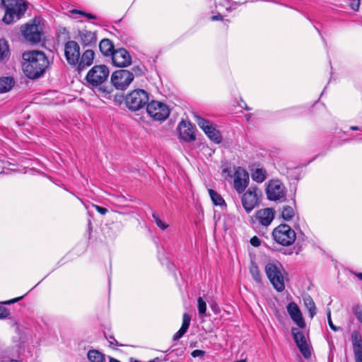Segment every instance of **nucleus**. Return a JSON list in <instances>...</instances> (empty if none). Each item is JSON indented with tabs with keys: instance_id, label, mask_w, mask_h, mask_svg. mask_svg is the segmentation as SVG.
Masks as SVG:
<instances>
[{
	"instance_id": "1",
	"label": "nucleus",
	"mask_w": 362,
	"mask_h": 362,
	"mask_svg": "<svg viewBox=\"0 0 362 362\" xmlns=\"http://www.w3.org/2000/svg\"><path fill=\"white\" fill-rule=\"evenodd\" d=\"M23 69L27 77L39 78L49 66V60L44 52L33 50L23 54Z\"/></svg>"
},
{
	"instance_id": "2",
	"label": "nucleus",
	"mask_w": 362,
	"mask_h": 362,
	"mask_svg": "<svg viewBox=\"0 0 362 362\" xmlns=\"http://www.w3.org/2000/svg\"><path fill=\"white\" fill-rule=\"evenodd\" d=\"M1 5L5 10L2 21L7 25L20 20L28 8L24 0H1Z\"/></svg>"
},
{
	"instance_id": "3",
	"label": "nucleus",
	"mask_w": 362,
	"mask_h": 362,
	"mask_svg": "<svg viewBox=\"0 0 362 362\" xmlns=\"http://www.w3.org/2000/svg\"><path fill=\"white\" fill-rule=\"evenodd\" d=\"M265 273L277 291L281 292L284 290V279L286 273L280 262L276 261L267 263L265 266Z\"/></svg>"
},
{
	"instance_id": "4",
	"label": "nucleus",
	"mask_w": 362,
	"mask_h": 362,
	"mask_svg": "<svg viewBox=\"0 0 362 362\" xmlns=\"http://www.w3.org/2000/svg\"><path fill=\"white\" fill-rule=\"evenodd\" d=\"M124 101L127 107L129 110L137 111L148 105L149 94L144 89H134L126 95Z\"/></svg>"
},
{
	"instance_id": "5",
	"label": "nucleus",
	"mask_w": 362,
	"mask_h": 362,
	"mask_svg": "<svg viewBox=\"0 0 362 362\" xmlns=\"http://www.w3.org/2000/svg\"><path fill=\"white\" fill-rule=\"evenodd\" d=\"M272 237L278 244L289 246L295 242L296 233L288 225L280 224L273 230Z\"/></svg>"
},
{
	"instance_id": "6",
	"label": "nucleus",
	"mask_w": 362,
	"mask_h": 362,
	"mask_svg": "<svg viewBox=\"0 0 362 362\" xmlns=\"http://www.w3.org/2000/svg\"><path fill=\"white\" fill-rule=\"evenodd\" d=\"M109 76V69L105 65L94 66L87 74L86 81L92 86H98L105 82Z\"/></svg>"
},
{
	"instance_id": "7",
	"label": "nucleus",
	"mask_w": 362,
	"mask_h": 362,
	"mask_svg": "<svg viewBox=\"0 0 362 362\" xmlns=\"http://www.w3.org/2000/svg\"><path fill=\"white\" fill-rule=\"evenodd\" d=\"M146 111L150 117L155 120L164 121L170 115L168 105L162 102L152 100L146 106Z\"/></svg>"
},
{
	"instance_id": "8",
	"label": "nucleus",
	"mask_w": 362,
	"mask_h": 362,
	"mask_svg": "<svg viewBox=\"0 0 362 362\" xmlns=\"http://www.w3.org/2000/svg\"><path fill=\"white\" fill-rule=\"evenodd\" d=\"M261 195V192L257 187H250L243 194L241 197V202L243 208L247 213L251 212L259 203V196Z\"/></svg>"
},
{
	"instance_id": "9",
	"label": "nucleus",
	"mask_w": 362,
	"mask_h": 362,
	"mask_svg": "<svg viewBox=\"0 0 362 362\" xmlns=\"http://www.w3.org/2000/svg\"><path fill=\"white\" fill-rule=\"evenodd\" d=\"M133 81V74L127 69L115 71L111 76V82L117 88L124 90Z\"/></svg>"
},
{
	"instance_id": "10",
	"label": "nucleus",
	"mask_w": 362,
	"mask_h": 362,
	"mask_svg": "<svg viewBox=\"0 0 362 362\" xmlns=\"http://www.w3.org/2000/svg\"><path fill=\"white\" fill-rule=\"evenodd\" d=\"M266 194L269 200H280L286 197V188L279 180H271L267 184Z\"/></svg>"
},
{
	"instance_id": "11",
	"label": "nucleus",
	"mask_w": 362,
	"mask_h": 362,
	"mask_svg": "<svg viewBox=\"0 0 362 362\" xmlns=\"http://www.w3.org/2000/svg\"><path fill=\"white\" fill-rule=\"evenodd\" d=\"M196 122L199 127L204 132L207 136L214 142L220 144L222 141V136L218 130H217L211 123L200 116H196Z\"/></svg>"
},
{
	"instance_id": "12",
	"label": "nucleus",
	"mask_w": 362,
	"mask_h": 362,
	"mask_svg": "<svg viewBox=\"0 0 362 362\" xmlns=\"http://www.w3.org/2000/svg\"><path fill=\"white\" fill-rule=\"evenodd\" d=\"M64 56L69 64L76 66L78 63L80 57V47L78 44L69 40L64 45Z\"/></svg>"
},
{
	"instance_id": "13",
	"label": "nucleus",
	"mask_w": 362,
	"mask_h": 362,
	"mask_svg": "<svg viewBox=\"0 0 362 362\" xmlns=\"http://www.w3.org/2000/svg\"><path fill=\"white\" fill-rule=\"evenodd\" d=\"M275 217V211L272 208H264L257 210L252 218V223L257 221L259 225L263 227H268Z\"/></svg>"
},
{
	"instance_id": "14",
	"label": "nucleus",
	"mask_w": 362,
	"mask_h": 362,
	"mask_svg": "<svg viewBox=\"0 0 362 362\" xmlns=\"http://www.w3.org/2000/svg\"><path fill=\"white\" fill-rule=\"evenodd\" d=\"M249 175L242 167H238L234 173L233 187L238 194H242L249 184Z\"/></svg>"
},
{
	"instance_id": "15",
	"label": "nucleus",
	"mask_w": 362,
	"mask_h": 362,
	"mask_svg": "<svg viewBox=\"0 0 362 362\" xmlns=\"http://www.w3.org/2000/svg\"><path fill=\"white\" fill-rule=\"evenodd\" d=\"M291 333L293 337V339L303 357L306 359L310 358L311 357V351L307 343L305 334L303 332L296 327H293L291 329Z\"/></svg>"
},
{
	"instance_id": "16",
	"label": "nucleus",
	"mask_w": 362,
	"mask_h": 362,
	"mask_svg": "<svg viewBox=\"0 0 362 362\" xmlns=\"http://www.w3.org/2000/svg\"><path fill=\"white\" fill-rule=\"evenodd\" d=\"M25 38L32 43H38L42 36V28L36 23L27 24L23 30Z\"/></svg>"
},
{
	"instance_id": "17",
	"label": "nucleus",
	"mask_w": 362,
	"mask_h": 362,
	"mask_svg": "<svg viewBox=\"0 0 362 362\" xmlns=\"http://www.w3.org/2000/svg\"><path fill=\"white\" fill-rule=\"evenodd\" d=\"M111 57L112 64L115 66L127 67L132 64V57L129 52L124 48L115 49Z\"/></svg>"
},
{
	"instance_id": "18",
	"label": "nucleus",
	"mask_w": 362,
	"mask_h": 362,
	"mask_svg": "<svg viewBox=\"0 0 362 362\" xmlns=\"http://www.w3.org/2000/svg\"><path fill=\"white\" fill-rule=\"evenodd\" d=\"M178 131L181 139L191 142L196 139L194 127L189 122L182 120L178 125Z\"/></svg>"
},
{
	"instance_id": "19",
	"label": "nucleus",
	"mask_w": 362,
	"mask_h": 362,
	"mask_svg": "<svg viewBox=\"0 0 362 362\" xmlns=\"http://www.w3.org/2000/svg\"><path fill=\"white\" fill-rule=\"evenodd\" d=\"M351 341L355 362H362V337L359 331L354 330L351 334Z\"/></svg>"
},
{
	"instance_id": "20",
	"label": "nucleus",
	"mask_w": 362,
	"mask_h": 362,
	"mask_svg": "<svg viewBox=\"0 0 362 362\" xmlns=\"http://www.w3.org/2000/svg\"><path fill=\"white\" fill-rule=\"evenodd\" d=\"M286 309L292 320L300 328H304L305 327V322L303 320L301 311L298 305L294 302H291L287 305Z\"/></svg>"
},
{
	"instance_id": "21",
	"label": "nucleus",
	"mask_w": 362,
	"mask_h": 362,
	"mask_svg": "<svg viewBox=\"0 0 362 362\" xmlns=\"http://www.w3.org/2000/svg\"><path fill=\"white\" fill-rule=\"evenodd\" d=\"M95 53L91 49L86 50L81 55V57H79L78 63L76 64V67L78 71H81L86 67L90 66L93 63L94 59Z\"/></svg>"
},
{
	"instance_id": "22",
	"label": "nucleus",
	"mask_w": 362,
	"mask_h": 362,
	"mask_svg": "<svg viewBox=\"0 0 362 362\" xmlns=\"http://www.w3.org/2000/svg\"><path fill=\"white\" fill-rule=\"evenodd\" d=\"M78 36L83 46H91L96 43L97 37L95 33L83 30L79 32Z\"/></svg>"
},
{
	"instance_id": "23",
	"label": "nucleus",
	"mask_w": 362,
	"mask_h": 362,
	"mask_svg": "<svg viewBox=\"0 0 362 362\" xmlns=\"http://www.w3.org/2000/svg\"><path fill=\"white\" fill-rule=\"evenodd\" d=\"M191 317L187 313H184L182 317V324L180 329L174 334L173 339L178 340L187 332L190 325Z\"/></svg>"
},
{
	"instance_id": "24",
	"label": "nucleus",
	"mask_w": 362,
	"mask_h": 362,
	"mask_svg": "<svg viewBox=\"0 0 362 362\" xmlns=\"http://www.w3.org/2000/svg\"><path fill=\"white\" fill-rule=\"evenodd\" d=\"M251 177L257 183H262L267 177V172L263 168L251 169Z\"/></svg>"
},
{
	"instance_id": "25",
	"label": "nucleus",
	"mask_w": 362,
	"mask_h": 362,
	"mask_svg": "<svg viewBox=\"0 0 362 362\" xmlns=\"http://www.w3.org/2000/svg\"><path fill=\"white\" fill-rule=\"evenodd\" d=\"M99 49L105 56H112L115 50L112 42L109 39L102 40L99 44Z\"/></svg>"
},
{
	"instance_id": "26",
	"label": "nucleus",
	"mask_w": 362,
	"mask_h": 362,
	"mask_svg": "<svg viewBox=\"0 0 362 362\" xmlns=\"http://www.w3.org/2000/svg\"><path fill=\"white\" fill-rule=\"evenodd\" d=\"M14 84L15 81L13 77L6 76L0 78V93L9 91Z\"/></svg>"
},
{
	"instance_id": "27",
	"label": "nucleus",
	"mask_w": 362,
	"mask_h": 362,
	"mask_svg": "<svg viewBox=\"0 0 362 362\" xmlns=\"http://www.w3.org/2000/svg\"><path fill=\"white\" fill-rule=\"evenodd\" d=\"M87 357L90 362H105V355L95 349L90 350Z\"/></svg>"
},
{
	"instance_id": "28",
	"label": "nucleus",
	"mask_w": 362,
	"mask_h": 362,
	"mask_svg": "<svg viewBox=\"0 0 362 362\" xmlns=\"http://www.w3.org/2000/svg\"><path fill=\"white\" fill-rule=\"evenodd\" d=\"M209 194L214 205L219 206H226V203L223 198L216 191L212 189H209Z\"/></svg>"
},
{
	"instance_id": "29",
	"label": "nucleus",
	"mask_w": 362,
	"mask_h": 362,
	"mask_svg": "<svg viewBox=\"0 0 362 362\" xmlns=\"http://www.w3.org/2000/svg\"><path fill=\"white\" fill-rule=\"evenodd\" d=\"M303 300L305 306L308 310L310 317L313 318L317 313L316 306L313 298L310 296H308L305 298H304Z\"/></svg>"
},
{
	"instance_id": "30",
	"label": "nucleus",
	"mask_w": 362,
	"mask_h": 362,
	"mask_svg": "<svg viewBox=\"0 0 362 362\" xmlns=\"http://www.w3.org/2000/svg\"><path fill=\"white\" fill-rule=\"evenodd\" d=\"M296 212L293 207L284 206L281 211V217L286 221H291L295 216Z\"/></svg>"
},
{
	"instance_id": "31",
	"label": "nucleus",
	"mask_w": 362,
	"mask_h": 362,
	"mask_svg": "<svg viewBox=\"0 0 362 362\" xmlns=\"http://www.w3.org/2000/svg\"><path fill=\"white\" fill-rule=\"evenodd\" d=\"M9 55V48L6 41L0 40V62H3Z\"/></svg>"
},
{
	"instance_id": "32",
	"label": "nucleus",
	"mask_w": 362,
	"mask_h": 362,
	"mask_svg": "<svg viewBox=\"0 0 362 362\" xmlns=\"http://www.w3.org/2000/svg\"><path fill=\"white\" fill-rule=\"evenodd\" d=\"M147 71V69L143 64L134 65L132 69L131 73L133 74V78L134 76L139 77L145 75Z\"/></svg>"
},
{
	"instance_id": "33",
	"label": "nucleus",
	"mask_w": 362,
	"mask_h": 362,
	"mask_svg": "<svg viewBox=\"0 0 362 362\" xmlns=\"http://www.w3.org/2000/svg\"><path fill=\"white\" fill-rule=\"evenodd\" d=\"M250 271L253 279L256 282L260 283L262 280V276L257 265L255 263H252L250 266Z\"/></svg>"
},
{
	"instance_id": "34",
	"label": "nucleus",
	"mask_w": 362,
	"mask_h": 362,
	"mask_svg": "<svg viewBox=\"0 0 362 362\" xmlns=\"http://www.w3.org/2000/svg\"><path fill=\"white\" fill-rule=\"evenodd\" d=\"M197 303L199 314L202 317L204 315H205L206 311V303L202 297L198 298Z\"/></svg>"
},
{
	"instance_id": "35",
	"label": "nucleus",
	"mask_w": 362,
	"mask_h": 362,
	"mask_svg": "<svg viewBox=\"0 0 362 362\" xmlns=\"http://www.w3.org/2000/svg\"><path fill=\"white\" fill-rule=\"evenodd\" d=\"M98 93L102 97L107 98L111 93V90L108 87L101 84L98 86Z\"/></svg>"
},
{
	"instance_id": "36",
	"label": "nucleus",
	"mask_w": 362,
	"mask_h": 362,
	"mask_svg": "<svg viewBox=\"0 0 362 362\" xmlns=\"http://www.w3.org/2000/svg\"><path fill=\"white\" fill-rule=\"evenodd\" d=\"M152 216L154 219V221L156 222L157 226L160 228L161 230H165L168 227V225L164 223L162 220L160 219L158 214L156 213H153L152 214Z\"/></svg>"
},
{
	"instance_id": "37",
	"label": "nucleus",
	"mask_w": 362,
	"mask_h": 362,
	"mask_svg": "<svg viewBox=\"0 0 362 362\" xmlns=\"http://www.w3.org/2000/svg\"><path fill=\"white\" fill-rule=\"evenodd\" d=\"M353 313L356 319L362 324V305H356L353 308Z\"/></svg>"
},
{
	"instance_id": "38",
	"label": "nucleus",
	"mask_w": 362,
	"mask_h": 362,
	"mask_svg": "<svg viewBox=\"0 0 362 362\" xmlns=\"http://www.w3.org/2000/svg\"><path fill=\"white\" fill-rule=\"evenodd\" d=\"M71 13L73 14H79V15L83 16L88 19H96L97 18V17L95 15H93L92 13H86V12L81 11V10L73 9L71 11Z\"/></svg>"
},
{
	"instance_id": "39",
	"label": "nucleus",
	"mask_w": 362,
	"mask_h": 362,
	"mask_svg": "<svg viewBox=\"0 0 362 362\" xmlns=\"http://www.w3.org/2000/svg\"><path fill=\"white\" fill-rule=\"evenodd\" d=\"M327 322H328V324H329V326L330 327V328L334 332L339 331L340 329V327H337L333 324L332 318H331V311L329 310H328V311L327 313Z\"/></svg>"
},
{
	"instance_id": "40",
	"label": "nucleus",
	"mask_w": 362,
	"mask_h": 362,
	"mask_svg": "<svg viewBox=\"0 0 362 362\" xmlns=\"http://www.w3.org/2000/svg\"><path fill=\"white\" fill-rule=\"evenodd\" d=\"M9 315V310L6 308L0 305V320L8 317Z\"/></svg>"
},
{
	"instance_id": "41",
	"label": "nucleus",
	"mask_w": 362,
	"mask_h": 362,
	"mask_svg": "<svg viewBox=\"0 0 362 362\" xmlns=\"http://www.w3.org/2000/svg\"><path fill=\"white\" fill-rule=\"evenodd\" d=\"M250 244L254 246V247H258L261 244V240L260 239L257 237V236H253L250 240Z\"/></svg>"
},
{
	"instance_id": "42",
	"label": "nucleus",
	"mask_w": 362,
	"mask_h": 362,
	"mask_svg": "<svg viewBox=\"0 0 362 362\" xmlns=\"http://www.w3.org/2000/svg\"><path fill=\"white\" fill-rule=\"evenodd\" d=\"M107 339H108L109 341V343L110 344L111 346H122L123 344H119L116 339L115 338L113 337V336H110L109 337H107Z\"/></svg>"
},
{
	"instance_id": "43",
	"label": "nucleus",
	"mask_w": 362,
	"mask_h": 362,
	"mask_svg": "<svg viewBox=\"0 0 362 362\" xmlns=\"http://www.w3.org/2000/svg\"><path fill=\"white\" fill-rule=\"evenodd\" d=\"M204 354L205 351L200 349H195L191 354L192 356L194 358L201 357L203 356Z\"/></svg>"
},
{
	"instance_id": "44",
	"label": "nucleus",
	"mask_w": 362,
	"mask_h": 362,
	"mask_svg": "<svg viewBox=\"0 0 362 362\" xmlns=\"http://www.w3.org/2000/svg\"><path fill=\"white\" fill-rule=\"evenodd\" d=\"M23 296H21L18 298L11 299L10 300H6V301L2 302L1 303L4 305H11V304H13L14 303H16V302L21 300V299H23Z\"/></svg>"
},
{
	"instance_id": "45",
	"label": "nucleus",
	"mask_w": 362,
	"mask_h": 362,
	"mask_svg": "<svg viewBox=\"0 0 362 362\" xmlns=\"http://www.w3.org/2000/svg\"><path fill=\"white\" fill-rule=\"evenodd\" d=\"M95 209L98 213H100L102 215H105L107 212V209L106 208L100 206H95Z\"/></svg>"
},
{
	"instance_id": "46",
	"label": "nucleus",
	"mask_w": 362,
	"mask_h": 362,
	"mask_svg": "<svg viewBox=\"0 0 362 362\" xmlns=\"http://www.w3.org/2000/svg\"><path fill=\"white\" fill-rule=\"evenodd\" d=\"M359 5H360V2H359V0H357V1H354L351 4V8L354 10V11H358V8H359Z\"/></svg>"
},
{
	"instance_id": "47",
	"label": "nucleus",
	"mask_w": 362,
	"mask_h": 362,
	"mask_svg": "<svg viewBox=\"0 0 362 362\" xmlns=\"http://www.w3.org/2000/svg\"><path fill=\"white\" fill-rule=\"evenodd\" d=\"M297 108H291L286 110V112H287V115L288 116H295L297 115Z\"/></svg>"
},
{
	"instance_id": "48",
	"label": "nucleus",
	"mask_w": 362,
	"mask_h": 362,
	"mask_svg": "<svg viewBox=\"0 0 362 362\" xmlns=\"http://www.w3.org/2000/svg\"><path fill=\"white\" fill-rule=\"evenodd\" d=\"M211 20L215 21H222L223 20V17L221 16V15H215V16H213L211 17Z\"/></svg>"
},
{
	"instance_id": "49",
	"label": "nucleus",
	"mask_w": 362,
	"mask_h": 362,
	"mask_svg": "<svg viewBox=\"0 0 362 362\" xmlns=\"http://www.w3.org/2000/svg\"><path fill=\"white\" fill-rule=\"evenodd\" d=\"M350 129L352 131H356V130H361V128L358 127V126H351V127H350Z\"/></svg>"
},
{
	"instance_id": "50",
	"label": "nucleus",
	"mask_w": 362,
	"mask_h": 362,
	"mask_svg": "<svg viewBox=\"0 0 362 362\" xmlns=\"http://www.w3.org/2000/svg\"><path fill=\"white\" fill-rule=\"evenodd\" d=\"M109 362H120L119 361H118L117 359H115L114 358H112V357H110V361Z\"/></svg>"
},
{
	"instance_id": "51",
	"label": "nucleus",
	"mask_w": 362,
	"mask_h": 362,
	"mask_svg": "<svg viewBox=\"0 0 362 362\" xmlns=\"http://www.w3.org/2000/svg\"><path fill=\"white\" fill-rule=\"evenodd\" d=\"M356 276L362 281V273H357Z\"/></svg>"
},
{
	"instance_id": "52",
	"label": "nucleus",
	"mask_w": 362,
	"mask_h": 362,
	"mask_svg": "<svg viewBox=\"0 0 362 362\" xmlns=\"http://www.w3.org/2000/svg\"><path fill=\"white\" fill-rule=\"evenodd\" d=\"M6 362H20V361H18V360H15V359H11V360H9V361H8Z\"/></svg>"
},
{
	"instance_id": "53",
	"label": "nucleus",
	"mask_w": 362,
	"mask_h": 362,
	"mask_svg": "<svg viewBox=\"0 0 362 362\" xmlns=\"http://www.w3.org/2000/svg\"><path fill=\"white\" fill-rule=\"evenodd\" d=\"M130 362H141L140 361L136 360V359H131Z\"/></svg>"
},
{
	"instance_id": "54",
	"label": "nucleus",
	"mask_w": 362,
	"mask_h": 362,
	"mask_svg": "<svg viewBox=\"0 0 362 362\" xmlns=\"http://www.w3.org/2000/svg\"><path fill=\"white\" fill-rule=\"evenodd\" d=\"M235 362H246L245 360H239V361H236Z\"/></svg>"
},
{
	"instance_id": "55",
	"label": "nucleus",
	"mask_w": 362,
	"mask_h": 362,
	"mask_svg": "<svg viewBox=\"0 0 362 362\" xmlns=\"http://www.w3.org/2000/svg\"><path fill=\"white\" fill-rule=\"evenodd\" d=\"M245 109H246V110H250V108H249V107H247V106L245 107Z\"/></svg>"
}]
</instances>
